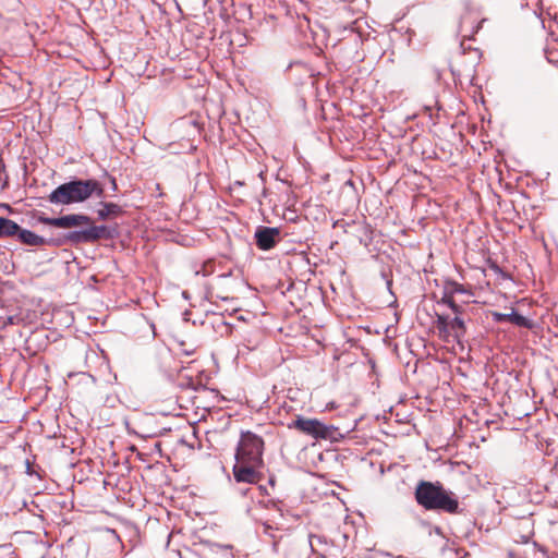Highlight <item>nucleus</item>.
I'll list each match as a JSON object with an SVG mask.
<instances>
[{"mask_svg":"<svg viewBox=\"0 0 558 558\" xmlns=\"http://www.w3.org/2000/svg\"><path fill=\"white\" fill-rule=\"evenodd\" d=\"M465 331L466 330H465L464 322L459 316H456L450 322L449 336L452 335V337L458 342H460L461 338L465 335Z\"/></svg>","mask_w":558,"mask_h":558,"instance_id":"obj_14","label":"nucleus"},{"mask_svg":"<svg viewBox=\"0 0 558 558\" xmlns=\"http://www.w3.org/2000/svg\"><path fill=\"white\" fill-rule=\"evenodd\" d=\"M105 189L100 182L94 179L71 180L59 185L48 196V201L56 205H70L83 203L93 196L102 197Z\"/></svg>","mask_w":558,"mask_h":558,"instance_id":"obj_3","label":"nucleus"},{"mask_svg":"<svg viewBox=\"0 0 558 558\" xmlns=\"http://www.w3.org/2000/svg\"><path fill=\"white\" fill-rule=\"evenodd\" d=\"M493 317H494V320L498 322V323L510 322L520 327H525V328L531 327L530 320L526 317L515 313L514 311H511V313H509V314L495 312V313H493Z\"/></svg>","mask_w":558,"mask_h":558,"instance_id":"obj_8","label":"nucleus"},{"mask_svg":"<svg viewBox=\"0 0 558 558\" xmlns=\"http://www.w3.org/2000/svg\"><path fill=\"white\" fill-rule=\"evenodd\" d=\"M308 71H310V75H308V76H310V77H313V76H314V74H313L312 70L310 69Z\"/></svg>","mask_w":558,"mask_h":558,"instance_id":"obj_21","label":"nucleus"},{"mask_svg":"<svg viewBox=\"0 0 558 558\" xmlns=\"http://www.w3.org/2000/svg\"><path fill=\"white\" fill-rule=\"evenodd\" d=\"M339 436H341V434L338 428L326 426L316 421V438L336 440Z\"/></svg>","mask_w":558,"mask_h":558,"instance_id":"obj_11","label":"nucleus"},{"mask_svg":"<svg viewBox=\"0 0 558 558\" xmlns=\"http://www.w3.org/2000/svg\"><path fill=\"white\" fill-rule=\"evenodd\" d=\"M441 303L448 305L452 310V312L456 313L457 315L462 313V307L456 303L454 295L451 293H448V291H446L445 289H444V295L441 298Z\"/></svg>","mask_w":558,"mask_h":558,"instance_id":"obj_16","label":"nucleus"},{"mask_svg":"<svg viewBox=\"0 0 558 558\" xmlns=\"http://www.w3.org/2000/svg\"><path fill=\"white\" fill-rule=\"evenodd\" d=\"M263 439L252 432H243L236 447L235 461L263 465Z\"/></svg>","mask_w":558,"mask_h":558,"instance_id":"obj_4","label":"nucleus"},{"mask_svg":"<svg viewBox=\"0 0 558 558\" xmlns=\"http://www.w3.org/2000/svg\"><path fill=\"white\" fill-rule=\"evenodd\" d=\"M333 407H335L333 403H330L327 405L328 409H333Z\"/></svg>","mask_w":558,"mask_h":558,"instance_id":"obj_20","label":"nucleus"},{"mask_svg":"<svg viewBox=\"0 0 558 558\" xmlns=\"http://www.w3.org/2000/svg\"><path fill=\"white\" fill-rule=\"evenodd\" d=\"M437 327L439 329L441 337H444L445 339L449 337L450 322L448 320V317L444 315H438Z\"/></svg>","mask_w":558,"mask_h":558,"instance_id":"obj_17","label":"nucleus"},{"mask_svg":"<svg viewBox=\"0 0 558 558\" xmlns=\"http://www.w3.org/2000/svg\"><path fill=\"white\" fill-rule=\"evenodd\" d=\"M444 289L453 295L466 294L469 298L472 296V293L463 284H460L456 281H447Z\"/></svg>","mask_w":558,"mask_h":558,"instance_id":"obj_15","label":"nucleus"},{"mask_svg":"<svg viewBox=\"0 0 558 558\" xmlns=\"http://www.w3.org/2000/svg\"><path fill=\"white\" fill-rule=\"evenodd\" d=\"M486 19H482L477 25L473 28L472 33L469 35L470 39H474V36L478 33V31L482 28L483 24L486 22Z\"/></svg>","mask_w":558,"mask_h":558,"instance_id":"obj_18","label":"nucleus"},{"mask_svg":"<svg viewBox=\"0 0 558 558\" xmlns=\"http://www.w3.org/2000/svg\"><path fill=\"white\" fill-rule=\"evenodd\" d=\"M414 497L425 510L458 513L459 501L456 495L447 490L439 482L421 481L416 485Z\"/></svg>","mask_w":558,"mask_h":558,"instance_id":"obj_2","label":"nucleus"},{"mask_svg":"<svg viewBox=\"0 0 558 558\" xmlns=\"http://www.w3.org/2000/svg\"><path fill=\"white\" fill-rule=\"evenodd\" d=\"M1 206L3 207V209H10V206H9V205L3 204V205H1Z\"/></svg>","mask_w":558,"mask_h":558,"instance_id":"obj_19","label":"nucleus"},{"mask_svg":"<svg viewBox=\"0 0 558 558\" xmlns=\"http://www.w3.org/2000/svg\"><path fill=\"white\" fill-rule=\"evenodd\" d=\"M278 238L279 230L277 228L259 227L255 232L256 244L264 251L272 248Z\"/></svg>","mask_w":558,"mask_h":558,"instance_id":"obj_6","label":"nucleus"},{"mask_svg":"<svg viewBox=\"0 0 558 558\" xmlns=\"http://www.w3.org/2000/svg\"><path fill=\"white\" fill-rule=\"evenodd\" d=\"M20 228L13 220L0 217V238L17 235Z\"/></svg>","mask_w":558,"mask_h":558,"instance_id":"obj_13","label":"nucleus"},{"mask_svg":"<svg viewBox=\"0 0 558 558\" xmlns=\"http://www.w3.org/2000/svg\"><path fill=\"white\" fill-rule=\"evenodd\" d=\"M289 428H295L299 432L314 437V418H304L298 416L288 425Z\"/></svg>","mask_w":558,"mask_h":558,"instance_id":"obj_10","label":"nucleus"},{"mask_svg":"<svg viewBox=\"0 0 558 558\" xmlns=\"http://www.w3.org/2000/svg\"><path fill=\"white\" fill-rule=\"evenodd\" d=\"M39 221L47 226L70 229L81 226L88 228L80 231H71L65 234L63 242L71 244L95 242L106 235L107 228L105 226H92V220L86 215L71 214L58 218L39 217Z\"/></svg>","mask_w":558,"mask_h":558,"instance_id":"obj_1","label":"nucleus"},{"mask_svg":"<svg viewBox=\"0 0 558 558\" xmlns=\"http://www.w3.org/2000/svg\"><path fill=\"white\" fill-rule=\"evenodd\" d=\"M123 213L122 207L114 203H101V208L98 210L100 219L105 220L110 217H117Z\"/></svg>","mask_w":558,"mask_h":558,"instance_id":"obj_12","label":"nucleus"},{"mask_svg":"<svg viewBox=\"0 0 558 558\" xmlns=\"http://www.w3.org/2000/svg\"><path fill=\"white\" fill-rule=\"evenodd\" d=\"M17 238L23 244L29 245V246H41V245H45L46 243H48L44 238L37 235L33 231L22 229V228H20Z\"/></svg>","mask_w":558,"mask_h":558,"instance_id":"obj_9","label":"nucleus"},{"mask_svg":"<svg viewBox=\"0 0 558 558\" xmlns=\"http://www.w3.org/2000/svg\"><path fill=\"white\" fill-rule=\"evenodd\" d=\"M313 447L314 444L305 446L296 454V463L299 468L307 473H312V468L314 466Z\"/></svg>","mask_w":558,"mask_h":558,"instance_id":"obj_7","label":"nucleus"},{"mask_svg":"<svg viewBox=\"0 0 558 558\" xmlns=\"http://www.w3.org/2000/svg\"><path fill=\"white\" fill-rule=\"evenodd\" d=\"M263 465L250 464L241 461H235L233 466V476L238 483L256 484L260 481V468Z\"/></svg>","mask_w":558,"mask_h":558,"instance_id":"obj_5","label":"nucleus"}]
</instances>
